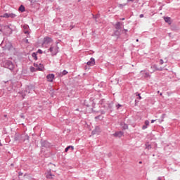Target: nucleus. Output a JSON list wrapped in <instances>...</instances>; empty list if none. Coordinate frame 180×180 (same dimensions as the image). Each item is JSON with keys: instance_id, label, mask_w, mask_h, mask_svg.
<instances>
[{"instance_id": "nucleus-1", "label": "nucleus", "mask_w": 180, "mask_h": 180, "mask_svg": "<svg viewBox=\"0 0 180 180\" xmlns=\"http://www.w3.org/2000/svg\"><path fill=\"white\" fill-rule=\"evenodd\" d=\"M49 51L51 53V56L53 57V56H57V54L60 53V47H58V46L57 45H51V47L49 49Z\"/></svg>"}, {"instance_id": "nucleus-2", "label": "nucleus", "mask_w": 180, "mask_h": 180, "mask_svg": "<svg viewBox=\"0 0 180 180\" xmlns=\"http://www.w3.org/2000/svg\"><path fill=\"white\" fill-rule=\"evenodd\" d=\"M3 66L4 68H8L11 71H13L15 70V64L11 60H6L3 63Z\"/></svg>"}, {"instance_id": "nucleus-3", "label": "nucleus", "mask_w": 180, "mask_h": 180, "mask_svg": "<svg viewBox=\"0 0 180 180\" xmlns=\"http://www.w3.org/2000/svg\"><path fill=\"white\" fill-rule=\"evenodd\" d=\"M116 30L115 31V36H120V30H122V22H117L115 25Z\"/></svg>"}, {"instance_id": "nucleus-4", "label": "nucleus", "mask_w": 180, "mask_h": 180, "mask_svg": "<svg viewBox=\"0 0 180 180\" xmlns=\"http://www.w3.org/2000/svg\"><path fill=\"white\" fill-rule=\"evenodd\" d=\"M34 86L33 85H28L25 87L26 94H32V92H34Z\"/></svg>"}, {"instance_id": "nucleus-5", "label": "nucleus", "mask_w": 180, "mask_h": 180, "mask_svg": "<svg viewBox=\"0 0 180 180\" xmlns=\"http://www.w3.org/2000/svg\"><path fill=\"white\" fill-rule=\"evenodd\" d=\"M41 147H45V148H49L51 147V143H50L47 141L41 140Z\"/></svg>"}, {"instance_id": "nucleus-6", "label": "nucleus", "mask_w": 180, "mask_h": 180, "mask_svg": "<svg viewBox=\"0 0 180 180\" xmlns=\"http://www.w3.org/2000/svg\"><path fill=\"white\" fill-rule=\"evenodd\" d=\"M11 26H12V24L4 26V29L7 30L8 34H12V32H13V28L11 27Z\"/></svg>"}, {"instance_id": "nucleus-7", "label": "nucleus", "mask_w": 180, "mask_h": 180, "mask_svg": "<svg viewBox=\"0 0 180 180\" xmlns=\"http://www.w3.org/2000/svg\"><path fill=\"white\" fill-rule=\"evenodd\" d=\"M53 41V39L51 37H46L44 39V44H50Z\"/></svg>"}, {"instance_id": "nucleus-8", "label": "nucleus", "mask_w": 180, "mask_h": 180, "mask_svg": "<svg viewBox=\"0 0 180 180\" xmlns=\"http://www.w3.org/2000/svg\"><path fill=\"white\" fill-rule=\"evenodd\" d=\"M87 65H89L91 67H92L93 65H95V58H90V60H89L87 63H86Z\"/></svg>"}, {"instance_id": "nucleus-9", "label": "nucleus", "mask_w": 180, "mask_h": 180, "mask_svg": "<svg viewBox=\"0 0 180 180\" xmlns=\"http://www.w3.org/2000/svg\"><path fill=\"white\" fill-rule=\"evenodd\" d=\"M54 74H49L46 76V79L49 82H53V79H54Z\"/></svg>"}, {"instance_id": "nucleus-10", "label": "nucleus", "mask_w": 180, "mask_h": 180, "mask_svg": "<svg viewBox=\"0 0 180 180\" xmlns=\"http://www.w3.org/2000/svg\"><path fill=\"white\" fill-rule=\"evenodd\" d=\"M92 134H99L101 133V127H96L95 129L92 131Z\"/></svg>"}, {"instance_id": "nucleus-11", "label": "nucleus", "mask_w": 180, "mask_h": 180, "mask_svg": "<svg viewBox=\"0 0 180 180\" xmlns=\"http://www.w3.org/2000/svg\"><path fill=\"white\" fill-rule=\"evenodd\" d=\"M124 133L122 131H117L113 134L114 137H122L123 136Z\"/></svg>"}, {"instance_id": "nucleus-12", "label": "nucleus", "mask_w": 180, "mask_h": 180, "mask_svg": "<svg viewBox=\"0 0 180 180\" xmlns=\"http://www.w3.org/2000/svg\"><path fill=\"white\" fill-rule=\"evenodd\" d=\"M44 69V65H43V64L41 63L38 65V68H37V71H43Z\"/></svg>"}, {"instance_id": "nucleus-13", "label": "nucleus", "mask_w": 180, "mask_h": 180, "mask_svg": "<svg viewBox=\"0 0 180 180\" xmlns=\"http://www.w3.org/2000/svg\"><path fill=\"white\" fill-rule=\"evenodd\" d=\"M164 19L166 23L171 25L172 22H171V18L169 17H165Z\"/></svg>"}, {"instance_id": "nucleus-14", "label": "nucleus", "mask_w": 180, "mask_h": 180, "mask_svg": "<svg viewBox=\"0 0 180 180\" xmlns=\"http://www.w3.org/2000/svg\"><path fill=\"white\" fill-rule=\"evenodd\" d=\"M20 95H21L22 99H25V96H26V91H22L19 92Z\"/></svg>"}, {"instance_id": "nucleus-15", "label": "nucleus", "mask_w": 180, "mask_h": 180, "mask_svg": "<svg viewBox=\"0 0 180 180\" xmlns=\"http://www.w3.org/2000/svg\"><path fill=\"white\" fill-rule=\"evenodd\" d=\"M121 125L122 127V130H127V129H129V125H127V124L123 123Z\"/></svg>"}, {"instance_id": "nucleus-16", "label": "nucleus", "mask_w": 180, "mask_h": 180, "mask_svg": "<svg viewBox=\"0 0 180 180\" xmlns=\"http://www.w3.org/2000/svg\"><path fill=\"white\" fill-rule=\"evenodd\" d=\"M70 148H71L72 151L74 150V146H69L68 147L65 148V153H68V150H70Z\"/></svg>"}, {"instance_id": "nucleus-17", "label": "nucleus", "mask_w": 180, "mask_h": 180, "mask_svg": "<svg viewBox=\"0 0 180 180\" xmlns=\"http://www.w3.org/2000/svg\"><path fill=\"white\" fill-rule=\"evenodd\" d=\"M29 139H30L29 135L26 134L24 136L23 141L26 143H29Z\"/></svg>"}, {"instance_id": "nucleus-18", "label": "nucleus", "mask_w": 180, "mask_h": 180, "mask_svg": "<svg viewBox=\"0 0 180 180\" xmlns=\"http://www.w3.org/2000/svg\"><path fill=\"white\" fill-rule=\"evenodd\" d=\"M18 11H20V12H22V13L25 12V6H23V5L20 6Z\"/></svg>"}, {"instance_id": "nucleus-19", "label": "nucleus", "mask_w": 180, "mask_h": 180, "mask_svg": "<svg viewBox=\"0 0 180 180\" xmlns=\"http://www.w3.org/2000/svg\"><path fill=\"white\" fill-rule=\"evenodd\" d=\"M16 16H18V15L15 13H8V18H11L12 19H15V18H16Z\"/></svg>"}, {"instance_id": "nucleus-20", "label": "nucleus", "mask_w": 180, "mask_h": 180, "mask_svg": "<svg viewBox=\"0 0 180 180\" xmlns=\"http://www.w3.org/2000/svg\"><path fill=\"white\" fill-rule=\"evenodd\" d=\"M32 57H33V58H34V60H35L37 61V53L33 52V53H32Z\"/></svg>"}, {"instance_id": "nucleus-21", "label": "nucleus", "mask_w": 180, "mask_h": 180, "mask_svg": "<svg viewBox=\"0 0 180 180\" xmlns=\"http://www.w3.org/2000/svg\"><path fill=\"white\" fill-rule=\"evenodd\" d=\"M166 115L165 114H162L161 116V119H159L158 121L160 122V123H162V122L164 121V118L165 117Z\"/></svg>"}, {"instance_id": "nucleus-22", "label": "nucleus", "mask_w": 180, "mask_h": 180, "mask_svg": "<svg viewBox=\"0 0 180 180\" xmlns=\"http://www.w3.org/2000/svg\"><path fill=\"white\" fill-rule=\"evenodd\" d=\"M146 150H151V146L150 145V143H146Z\"/></svg>"}, {"instance_id": "nucleus-23", "label": "nucleus", "mask_w": 180, "mask_h": 180, "mask_svg": "<svg viewBox=\"0 0 180 180\" xmlns=\"http://www.w3.org/2000/svg\"><path fill=\"white\" fill-rule=\"evenodd\" d=\"M108 108L110 109V110L113 108V103H110L108 104Z\"/></svg>"}, {"instance_id": "nucleus-24", "label": "nucleus", "mask_w": 180, "mask_h": 180, "mask_svg": "<svg viewBox=\"0 0 180 180\" xmlns=\"http://www.w3.org/2000/svg\"><path fill=\"white\" fill-rule=\"evenodd\" d=\"M1 18H9V13H5L1 16Z\"/></svg>"}, {"instance_id": "nucleus-25", "label": "nucleus", "mask_w": 180, "mask_h": 180, "mask_svg": "<svg viewBox=\"0 0 180 180\" xmlns=\"http://www.w3.org/2000/svg\"><path fill=\"white\" fill-rule=\"evenodd\" d=\"M30 70L31 72H34V71H36V68H34V67H33V66H31L30 68Z\"/></svg>"}, {"instance_id": "nucleus-26", "label": "nucleus", "mask_w": 180, "mask_h": 180, "mask_svg": "<svg viewBox=\"0 0 180 180\" xmlns=\"http://www.w3.org/2000/svg\"><path fill=\"white\" fill-rule=\"evenodd\" d=\"M150 77H151V75H150V73L148 72L145 73V75H144L145 78H150Z\"/></svg>"}, {"instance_id": "nucleus-27", "label": "nucleus", "mask_w": 180, "mask_h": 180, "mask_svg": "<svg viewBox=\"0 0 180 180\" xmlns=\"http://www.w3.org/2000/svg\"><path fill=\"white\" fill-rule=\"evenodd\" d=\"M105 98H103L100 101L99 103L100 105H104L105 104Z\"/></svg>"}, {"instance_id": "nucleus-28", "label": "nucleus", "mask_w": 180, "mask_h": 180, "mask_svg": "<svg viewBox=\"0 0 180 180\" xmlns=\"http://www.w3.org/2000/svg\"><path fill=\"white\" fill-rule=\"evenodd\" d=\"M68 74V72L67 70H63L62 72V75H67Z\"/></svg>"}, {"instance_id": "nucleus-29", "label": "nucleus", "mask_w": 180, "mask_h": 180, "mask_svg": "<svg viewBox=\"0 0 180 180\" xmlns=\"http://www.w3.org/2000/svg\"><path fill=\"white\" fill-rule=\"evenodd\" d=\"M127 5V4H119L118 6H119V8H123L124 6H126Z\"/></svg>"}, {"instance_id": "nucleus-30", "label": "nucleus", "mask_w": 180, "mask_h": 180, "mask_svg": "<svg viewBox=\"0 0 180 180\" xmlns=\"http://www.w3.org/2000/svg\"><path fill=\"white\" fill-rule=\"evenodd\" d=\"M145 125L147 127L150 126V122L148 120L145 121Z\"/></svg>"}, {"instance_id": "nucleus-31", "label": "nucleus", "mask_w": 180, "mask_h": 180, "mask_svg": "<svg viewBox=\"0 0 180 180\" xmlns=\"http://www.w3.org/2000/svg\"><path fill=\"white\" fill-rule=\"evenodd\" d=\"M52 176H53V174L51 173H49L46 175V178L50 179V178H51Z\"/></svg>"}, {"instance_id": "nucleus-32", "label": "nucleus", "mask_w": 180, "mask_h": 180, "mask_svg": "<svg viewBox=\"0 0 180 180\" xmlns=\"http://www.w3.org/2000/svg\"><path fill=\"white\" fill-rule=\"evenodd\" d=\"M37 53H39V54H43V51H41V49H38Z\"/></svg>"}, {"instance_id": "nucleus-33", "label": "nucleus", "mask_w": 180, "mask_h": 180, "mask_svg": "<svg viewBox=\"0 0 180 180\" xmlns=\"http://www.w3.org/2000/svg\"><path fill=\"white\" fill-rule=\"evenodd\" d=\"M122 105L121 104H117V105H116V108H117V109H120V108H122Z\"/></svg>"}, {"instance_id": "nucleus-34", "label": "nucleus", "mask_w": 180, "mask_h": 180, "mask_svg": "<svg viewBox=\"0 0 180 180\" xmlns=\"http://www.w3.org/2000/svg\"><path fill=\"white\" fill-rule=\"evenodd\" d=\"M147 127H147V125L142 126V130H146V129H147Z\"/></svg>"}, {"instance_id": "nucleus-35", "label": "nucleus", "mask_w": 180, "mask_h": 180, "mask_svg": "<svg viewBox=\"0 0 180 180\" xmlns=\"http://www.w3.org/2000/svg\"><path fill=\"white\" fill-rule=\"evenodd\" d=\"M155 70H156L157 71H162V68H157L155 67Z\"/></svg>"}, {"instance_id": "nucleus-36", "label": "nucleus", "mask_w": 180, "mask_h": 180, "mask_svg": "<svg viewBox=\"0 0 180 180\" xmlns=\"http://www.w3.org/2000/svg\"><path fill=\"white\" fill-rule=\"evenodd\" d=\"M160 64L161 65H162V64H164V60H163L162 59H160Z\"/></svg>"}, {"instance_id": "nucleus-37", "label": "nucleus", "mask_w": 180, "mask_h": 180, "mask_svg": "<svg viewBox=\"0 0 180 180\" xmlns=\"http://www.w3.org/2000/svg\"><path fill=\"white\" fill-rule=\"evenodd\" d=\"M136 96H139L138 97L139 99H141V96H140V94L136 93Z\"/></svg>"}, {"instance_id": "nucleus-38", "label": "nucleus", "mask_w": 180, "mask_h": 180, "mask_svg": "<svg viewBox=\"0 0 180 180\" xmlns=\"http://www.w3.org/2000/svg\"><path fill=\"white\" fill-rule=\"evenodd\" d=\"M34 67H35L36 68H38L39 65L37 63H34Z\"/></svg>"}, {"instance_id": "nucleus-39", "label": "nucleus", "mask_w": 180, "mask_h": 180, "mask_svg": "<svg viewBox=\"0 0 180 180\" xmlns=\"http://www.w3.org/2000/svg\"><path fill=\"white\" fill-rule=\"evenodd\" d=\"M24 33H25V34H29V31L28 30H25Z\"/></svg>"}, {"instance_id": "nucleus-40", "label": "nucleus", "mask_w": 180, "mask_h": 180, "mask_svg": "<svg viewBox=\"0 0 180 180\" xmlns=\"http://www.w3.org/2000/svg\"><path fill=\"white\" fill-rule=\"evenodd\" d=\"M18 175H19V176H22V175H23V173L21 172H19Z\"/></svg>"}, {"instance_id": "nucleus-41", "label": "nucleus", "mask_w": 180, "mask_h": 180, "mask_svg": "<svg viewBox=\"0 0 180 180\" xmlns=\"http://www.w3.org/2000/svg\"><path fill=\"white\" fill-rule=\"evenodd\" d=\"M100 118H101V115H98V116L95 117L96 120H98V119H100Z\"/></svg>"}, {"instance_id": "nucleus-42", "label": "nucleus", "mask_w": 180, "mask_h": 180, "mask_svg": "<svg viewBox=\"0 0 180 180\" xmlns=\"http://www.w3.org/2000/svg\"><path fill=\"white\" fill-rule=\"evenodd\" d=\"M74 27H75V26H74V25H70V30H72V29H74Z\"/></svg>"}, {"instance_id": "nucleus-43", "label": "nucleus", "mask_w": 180, "mask_h": 180, "mask_svg": "<svg viewBox=\"0 0 180 180\" xmlns=\"http://www.w3.org/2000/svg\"><path fill=\"white\" fill-rule=\"evenodd\" d=\"M23 27H24L25 30L29 29V26H27V25H25V26H24Z\"/></svg>"}, {"instance_id": "nucleus-44", "label": "nucleus", "mask_w": 180, "mask_h": 180, "mask_svg": "<svg viewBox=\"0 0 180 180\" xmlns=\"http://www.w3.org/2000/svg\"><path fill=\"white\" fill-rule=\"evenodd\" d=\"M14 140H15V141H18V136H15Z\"/></svg>"}, {"instance_id": "nucleus-45", "label": "nucleus", "mask_w": 180, "mask_h": 180, "mask_svg": "<svg viewBox=\"0 0 180 180\" xmlns=\"http://www.w3.org/2000/svg\"><path fill=\"white\" fill-rule=\"evenodd\" d=\"M139 18H144V15L143 14L139 15Z\"/></svg>"}, {"instance_id": "nucleus-46", "label": "nucleus", "mask_w": 180, "mask_h": 180, "mask_svg": "<svg viewBox=\"0 0 180 180\" xmlns=\"http://www.w3.org/2000/svg\"><path fill=\"white\" fill-rule=\"evenodd\" d=\"M128 2H134V0H127Z\"/></svg>"}, {"instance_id": "nucleus-47", "label": "nucleus", "mask_w": 180, "mask_h": 180, "mask_svg": "<svg viewBox=\"0 0 180 180\" xmlns=\"http://www.w3.org/2000/svg\"><path fill=\"white\" fill-rule=\"evenodd\" d=\"M156 120H151V123H154V122H155Z\"/></svg>"}, {"instance_id": "nucleus-48", "label": "nucleus", "mask_w": 180, "mask_h": 180, "mask_svg": "<svg viewBox=\"0 0 180 180\" xmlns=\"http://www.w3.org/2000/svg\"><path fill=\"white\" fill-rule=\"evenodd\" d=\"M25 43H29V39H26Z\"/></svg>"}, {"instance_id": "nucleus-49", "label": "nucleus", "mask_w": 180, "mask_h": 180, "mask_svg": "<svg viewBox=\"0 0 180 180\" xmlns=\"http://www.w3.org/2000/svg\"><path fill=\"white\" fill-rule=\"evenodd\" d=\"M124 32H128V30H126V29H124Z\"/></svg>"}, {"instance_id": "nucleus-50", "label": "nucleus", "mask_w": 180, "mask_h": 180, "mask_svg": "<svg viewBox=\"0 0 180 180\" xmlns=\"http://www.w3.org/2000/svg\"><path fill=\"white\" fill-rule=\"evenodd\" d=\"M110 155H112V154H111V153H109V154H108V156L110 157Z\"/></svg>"}, {"instance_id": "nucleus-51", "label": "nucleus", "mask_w": 180, "mask_h": 180, "mask_svg": "<svg viewBox=\"0 0 180 180\" xmlns=\"http://www.w3.org/2000/svg\"><path fill=\"white\" fill-rule=\"evenodd\" d=\"M139 163V164H143V162L140 161Z\"/></svg>"}, {"instance_id": "nucleus-52", "label": "nucleus", "mask_w": 180, "mask_h": 180, "mask_svg": "<svg viewBox=\"0 0 180 180\" xmlns=\"http://www.w3.org/2000/svg\"><path fill=\"white\" fill-rule=\"evenodd\" d=\"M121 20H124V18H122Z\"/></svg>"}, {"instance_id": "nucleus-53", "label": "nucleus", "mask_w": 180, "mask_h": 180, "mask_svg": "<svg viewBox=\"0 0 180 180\" xmlns=\"http://www.w3.org/2000/svg\"><path fill=\"white\" fill-rule=\"evenodd\" d=\"M102 114H103V115H105V112L103 111V112H102Z\"/></svg>"}, {"instance_id": "nucleus-54", "label": "nucleus", "mask_w": 180, "mask_h": 180, "mask_svg": "<svg viewBox=\"0 0 180 180\" xmlns=\"http://www.w3.org/2000/svg\"><path fill=\"white\" fill-rule=\"evenodd\" d=\"M21 117H23V119H25V116H21Z\"/></svg>"}, {"instance_id": "nucleus-55", "label": "nucleus", "mask_w": 180, "mask_h": 180, "mask_svg": "<svg viewBox=\"0 0 180 180\" xmlns=\"http://www.w3.org/2000/svg\"><path fill=\"white\" fill-rule=\"evenodd\" d=\"M78 1V2H81V0H77Z\"/></svg>"}, {"instance_id": "nucleus-56", "label": "nucleus", "mask_w": 180, "mask_h": 180, "mask_svg": "<svg viewBox=\"0 0 180 180\" xmlns=\"http://www.w3.org/2000/svg\"><path fill=\"white\" fill-rule=\"evenodd\" d=\"M136 41L139 42V39H136Z\"/></svg>"}, {"instance_id": "nucleus-57", "label": "nucleus", "mask_w": 180, "mask_h": 180, "mask_svg": "<svg viewBox=\"0 0 180 180\" xmlns=\"http://www.w3.org/2000/svg\"><path fill=\"white\" fill-rule=\"evenodd\" d=\"M160 96H161L162 95V93H160Z\"/></svg>"}, {"instance_id": "nucleus-58", "label": "nucleus", "mask_w": 180, "mask_h": 180, "mask_svg": "<svg viewBox=\"0 0 180 180\" xmlns=\"http://www.w3.org/2000/svg\"><path fill=\"white\" fill-rule=\"evenodd\" d=\"M11 166H13V164H11Z\"/></svg>"}, {"instance_id": "nucleus-59", "label": "nucleus", "mask_w": 180, "mask_h": 180, "mask_svg": "<svg viewBox=\"0 0 180 180\" xmlns=\"http://www.w3.org/2000/svg\"><path fill=\"white\" fill-rule=\"evenodd\" d=\"M135 102H137V100H135Z\"/></svg>"}, {"instance_id": "nucleus-60", "label": "nucleus", "mask_w": 180, "mask_h": 180, "mask_svg": "<svg viewBox=\"0 0 180 180\" xmlns=\"http://www.w3.org/2000/svg\"><path fill=\"white\" fill-rule=\"evenodd\" d=\"M95 19H96V17H94Z\"/></svg>"}]
</instances>
